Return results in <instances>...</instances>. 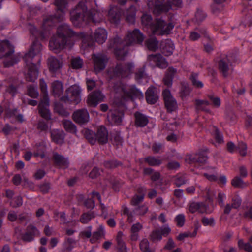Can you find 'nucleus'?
<instances>
[{"label": "nucleus", "instance_id": "29", "mask_svg": "<svg viewBox=\"0 0 252 252\" xmlns=\"http://www.w3.org/2000/svg\"><path fill=\"white\" fill-rule=\"evenodd\" d=\"M177 70L173 67H170L168 68L165 76L163 78V82L165 85L168 87L171 86L173 78Z\"/></svg>", "mask_w": 252, "mask_h": 252}, {"label": "nucleus", "instance_id": "51", "mask_svg": "<svg viewBox=\"0 0 252 252\" xmlns=\"http://www.w3.org/2000/svg\"><path fill=\"white\" fill-rule=\"evenodd\" d=\"M220 0H213V3L211 5V10L212 13L216 16H218L220 13Z\"/></svg>", "mask_w": 252, "mask_h": 252}, {"label": "nucleus", "instance_id": "13", "mask_svg": "<svg viewBox=\"0 0 252 252\" xmlns=\"http://www.w3.org/2000/svg\"><path fill=\"white\" fill-rule=\"evenodd\" d=\"M188 210L191 213L198 212L201 214H210L211 211L204 202H190L188 205Z\"/></svg>", "mask_w": 252, "mask_h": 252}, {"label": "nucleus", "instance_id": "41", "mask_svg": "<svg viewBox=\"0 0 252 252\" xmlns=\"http://www.w3.org/2000/svg\"><path fill=\"white\" fill-rule=\"evenodd\" d=\"M80 37L82 38V47L86 49L88 47H92L93 45V41L92 38L86 35L84 33L80 34Z\"/></svg>", "mask_w": 252, "mask_h": 252}, {"label": "nucleus", "instance_id": "55", "mask_svg": "<svg viewBox=\"0 0 252 252\" xmlns=\"http://www.w3.org/2000/svg\"><path fill=\"white\" fill-rule=\"evenodd\" d=\"M94 217V214L92 212L83 213L80 217V221L81 223L86 224Z\"/></svg>", "mask_w": 252, "mask_h": 252}, {"label": "nucleus", "instance_id": "40", "mask_svg": "<svg viewBox=\"0 0 252 252\" xmlns=\"http://www.w3.org/2000/svg\"><path fill=\"white\" fill-rule=\"evenodd\" d=\"M195 102L196 109L198 110L204 111L205 112L209 111V109L207 107L210 104L208 101L206 100L196 99Z\"/></svg>", "mask_w": 252, "mask_h": 252}, {"label": "nucleus", "instance_id": "27", "mask_svg": "<svg viewBox=\"0 0 252 252\" xmlns=\"http://www.w3.org/2000/svg\"><path fill=\"white\" fill-rule=\"evenodd\" d=\"M162 53L165 56H169L173 53L174 45L170 39H167L161 43Z\"/></svg>", "mask_w": 252, "mask_h": 252}, {"label": "nucleus", "instance_id": "39", "mask_svg": "<svg viewBox=\"0 0 252 252\" xmlns=\"http://www.w3.org/2000/svg\"><path fill=\"white\" fill-rule=\"evenodd\" d=\"M203 176L212 182L216 181L219 178L218 174L214 168H208L207 172L203 173Z\"/></svg>", "mask_w": 252, "mask_h": 252}, {"label": "nucleus", "instance_id": "14", "mask_svg": "<svg viewBox=\"0 0 252 252\" xmlns=\"http://www.w3.org/2000/svg\"><path fill=\"white\" fill-rule=\"evenodd\" d=\"M162 95L168 111L171 112L175 111L177 108V104L170 91L168 89L164 90L162 92Z\"/></svg>", "mask_w": 252, "mask_h": 252}, {"label": "nucleus", "instance_id": "50", "mask_svg": "<svg viewBox=\"0 0 252 252\" xmlns=\"http://www.w3.org/2000/svg\"><path fill=\"white\" fill-rule=\"evenodd\" d=\"M231 184L233 187L238 188H243L247 186V183L244 182L242 179L238 176L235 177L232 180Z\"/></svg>", "mask_w": 252, "mask_h": 252}, {"label": "nucleus", "instance_id": "4", "mask_svg": "<svg viewBox=\"0 0 252 252\" xmlns=\"http://www.w3.org/2000/svg\"><path fill=\"white\" fill-rule=\"evenodd\" d=\"M42 50V45L38 41L35 40L33 41L29 51L24 57L26 67L27 69L26 78L28 81L34 82L38 77V68L33 63V59L36 56L38 58L37 62L40 63L41 60L40 54Z\"/></svg>", "mask_w": 252, "mask_h": 252}, {"label": "nucleus", "instance_id": "58", "mask_svg": "<svg viewBox=\"0 0 252 252\" xmlns=\"http://www.w3.org/2000/svg\"><path fill=\"white\" fill-rule=\"evenodd\" d=\"M206 15L202 10L200 9H197L196 13L195 14L194 20L196 22L199 23L202 21L205 18Z\"/></svg>", "mask_w": 252, "mask_h": 252}, {"label": "nucleus", "instance_id": "7", "mask_svg": "<svg viewBox=\"0 0 252 252\" xmlns=\"http://www.w3.org/2000/svg\"><path fill=\"white\" fill-rule=\"evenodd\" d=\"M141 21L143 25L149 26L153 34L156 35L168 34L174 27V24L172 22L166 23L164 20L161 19H157L152 23V17L147 14H144L142 16Z\"/></svg>", "mask_w": 252, "mask_h": 252}, {"label": "nucleus", "instance_id": "60", "mask_svg": "<svg viewBox=\"0 0 252 252\" xmlns=\"http://www.w3.org/2000/svg\"><path fill=\"white\" fill-rule=\"evenodd\" d=\"M175 221L179 227H182L184 225L185 221V216L183 214H180L175 218Z\"/></svg>", "mask_w": 252, "mask_h": 252}, {"label": "nucleus", "instance_id": "12", "mask_svg": "<svg viewBox=\"0 0 252 252\" xmlns=\"http://www.w3.org/2000/svg\"><path fill=\"white\" fill-rule=\"evenodd\" d=\"M92 59L95 71L97 73L103 70L106 65L108 59L104 54L98 53L92 55Z\"/></svg>", "mask_w": 252, "mask_h": 252}, {"label": "nucleus", "instance_id": "9", "mask_svg": "<svg viewBox=\"0 0 252 252\" xmlns=\"http://www.w3.org/2000/svg\"><path fill=\"white\" fill-rule=\"evenodd\" d=\"M81 89L79 86H71L66 90V95L62 97L61 100L65 103L77 104L81 101Z\"/></svg>", "mask_w": 252, "mask_h": 252}, {"label": "nucleus", "instance_id": "49", "mask_svg": "<svg viewBox=\"0 0 252 252\" xmlns=\"http://www.w3.org/2000/svg\"><path fill=\"white\" fill-rule=\"evenodd\" d=\"M71 67L75 69H78L82 68L83 62L80 57H74L71 59Z\"/></svg>", "mask_w": 252, "mask_h": 252}, {"label": "nucleus", "instance_id": "30", "mask_svg": "<svg viewBox=\"0 0 252 252\" xmlns=\"http://www.w3.org/2000/svg\"><path fill=\"white\" fill-rule=\"evenodd\" d=\"M124 234L122 232L119 231L116 237L117 243V249L119 252H127V248L124 241Z\"/></svg>", "mask_w": 252, "mask_h": 252}, {"label": "nucleus", "instance_id": "25", "mask_svg": "<svg viewBox=\"0 0 252 252\" xmlns=\"http://www.w3.org/2000/svg\"><path fill=\"white\" fill-rule=\"evenodd\" d=\"M94 38L98 43L102 44L107 38V32L104 28H99L95 31Z\"/></svg>", "mask_w": 252, "mask_h": 252}, {"label": "nucleus", "instance_id": "31", "mask_svg": "<svg viewBox=\"0 0 252 252\" xmlns=\"http://www.w3.org/2000/svg\"><path fill=\"white\" fill-rule=\"evenodd\" d=\"M27 28L29 30L30 33L35 37V38H40L44 39L46 38L47 35L44 32H39L35 26L31 24L27 25Z\"/></svg>", "mask_w": 252, "mask_h": 252}, {"label": "nucleus", "instance_id": "44", "mask_svg": "<svg viewBox=\"0 0 252 252\" xmlns=\"http://www.w3.org/2000/svg\"><path fill=\"white\" fill-rule=\"evenodd\" d=\"M190 79L192 85L196 88L201 89L203 87L204 84L199 80L198 74L192 73L190 77Z\"/></svg>", "mask_w": 252, "mask_h": 252}, {"label": "nucleus", "instance_id": "63", "mask_svg": "<svg viewBox=\"0 0 252 252\" xmlns=\"http://www.w3.org/2000/svg\"><path fill=\"white\" fill-rule=\"evenodd\" d=\"M202 223L204 226H213L215 223V220L213 218H207L206 217H203L201 220Z\"/></svg>", "mask_w": 252, "mask_h": 252}, {"label": "nucleus", "instance_id": "28", "mask_svg": "<svg viewBox=\"0 0 252 252\" xmlns=\"http://www.w3.org/2000/svg\"><path fill=\"white\" fill-rule=\"evenodd\" d=\"M155 88L153 87H150L146 92V99L148 103L154 104L155 103L158 97L157 94L155 93Z\"/></svg>", "mask_w": 252, "mask_h": 252}, {"label": "nucleus", "instance_id": "3", "mask_svg": "<svg viewBox=\"0 0 252 252\" xmlns=\"http://www.w3.org/2000/svg\"><path fill=\"white\" fill-rule=\"evenodd\" d=\"M104 18L102 12L92 9L88 11L85 3L80 2L70 12V20L75 27H80L88 23H99Z\"/></svg>", "mask_w": 252, "mask_h": 252}, {"label": "nucleus", "instance_id": "61", "mask_svg": "<svg viewBox=\"0 0 252 252\" xmlns=\"http://www.w3.org/2000/svg\"><path fill=\"white\" fill-rule=\"evenodd\" d=\"M144 198V197L143 194H135L132 197L131 203L134 206L137 205L143 201Z\"/></svg>", "mask_w": 252, "mask_h": 252}, {"label": "nucleus", "instance_id": "15", "mask_svg": "<svg viewBox=\"0 0 252 252\" xmlns=\"http://www.w3.org/2000/svg\"><path fill=\"white\" fill-rule=\"evenodd\" d=\"M47 64L50 72L52 74H57L60 72L63 65V62L62 59L51 56L48 59Z\"/></svg>", "mask_w": 252, "mask_h": 252}, {"label": "nucleus", "instance_id": "8", "mask_svg": "<svg viewBox=\"0 0 252 252\" xmlns=\"http://www.w3.org/2000/svg\"><path fill=\"white\" fill-rule=\"evenodd\" d=\"M39 86L41 92L43 93V97L38 105L39 112L43 117L48 119L49 114V98L48 96L47 85L43 79L39 80Z\"/></svg>", "mask_w": 252, "mask_h": 252}, {"label": "nucleus", "instance_id": "16", "mask_svg": "<svg viewBox=\"0 0 252 252\" xmlns=\"http://www.w3.org/2000/svg\"><path fill=\"white\" fill-rule=\"evenodd\" d=\"M208 159L206 154L200 152L193 154L187 155L185 157V161L189 164L192 163H204Z\"/></svg>", "mask_w": 252, "mask_h": 252}, {"label": "nucleus", "instance_id": "19", "mask_svg": "<svg viewBox=\"0 0 252 252\" xmlns=\"http://www.w3.org/2000/svg\"><path fill=\"white\" fill-rule=\"evenodd\" d=\"M104 96L99 91H95L90 94L87 99V104L89 106L95 107L98 103L101 101Z\"/></svg>", "mask_w": 252, "mask_h": 252}, {"label": "nucleus", "instance_id": "64", "mask_svg": "<svg viewBox=\"0 0 252 252\" xmlns=\"http://www.w3.org/2000/svg\"><path fill=\"white\" fill-rule=\"evenodd\" d=\"M245 26L248 25H251L252 24V9L249 10L248 13L244 19L243 22Z\"/></svg>", "mask_w": 252, "mask_h": 252}, {"label": "nucleus", "instance_id": "43", "mask_svg": "<svg viewBox=\"0 0 252 252\" xmlns=\"http://www.w3.org/2000/svg\"><path fill=\"white\" fill-rule=\"evenodd\" d=\"M148 49L151 51H156L158 48V41L154 37H151L146 41Z\"/></svg>", "mask_w": 252, "mask_h": 252}, {"label": "nucleus", "instance_id": "24", "mask_svg": "<svg viewBox=\"0 0 252 252\" xmlns=\"http://www.w3.org/2000/svg\"><path fill=\"white\" fill-rule=\"evenodd\" d=\"M39 234V232L37 228L32 225H30L28 226L26 232L23 236V239L25 241L30 242L33 240L35 236H38Z\"/></svg>", "mask_w": 252, "mask_h": 252}, {"label": "nucleus", "instance_id": "45", "mask_svg": "<svg viewBox=\"0 0 252 252\" xmlns=\"http://www.w3.org/2000/svg\"><path fill=\"white\" fill-rule=\"evenodd\" d=\"M62 125L67 131L72 133L76 131V127L71 121L63 120L62 121Z\"/></svg>", "mask_w": 252, "mask_h": 252}, {"label": "nucleus", "instance_id": "2", "mask_svg": "<svg viewBox=\"0 0 252 252\" xmlns=\"http://www.w3.org/2000/svg\"><path fill=\"white\" fill-rule=\"evenodd\" d=\"M144 38V35L140 30L135 29L128 31L123 40L118 35L116 36L111 41L110 47L114 48L115 54L118 59L123 60L127 54L126 47L142 43Z\"/></svg>", "mask_w": 252, "mask_h": 252}, {"label": "nucleus", "instance_id": "32", "mask_svg": "<svg viewBox=\"0 0 252 252\" xmlns=\"http://www.w3.org/2000/svg\"><path fill=\"white\" fill-rule=\"evenodd\" d=\"M75 245L76 241L71 238H68L63 243L60 252H71Z\"/></svg>", "mask_w": 252, "mask_h": 252}, {"label": "nucleus", "instance_id": "26", "mask_svg": "<svg viewBox=\"0 0 252 252\" xmlns=\"http://www.w3.org/2000/svg\"><path fill=\"white\" fill-rule=\"evenodd\" d=\"M135 125L138 127H144L148 123L149 120L146 116L136 112L134 114Z\"/></svg>", "mask_w": 252, "mask_h": 252}, {"label": "nucleus", "instance_id": "18", "mask_svg": "<svg viewBox=\"0 0 252 252\" xmlns=\"http://www.w3.org/2000/svg\"><path fill=\"white\" fill-rule=\"evenodd\" d=\"M122 16V9L118 6L112 7L108 12V18L111 23L118 24Z\"/></svg>", "mask_w": 252, "mask_h": 252}, {"label": "nucleus", "instance_id": "34", "mask_svg": "<svg viewBox=\"0 0 252 252\" xmlns=\"http://www.w3.org/2000/svg\"><path fill=\"white\" fill-rule=\"evenodd\" d=\"M142 228V225L139 222H137L132 225L130 229L131 240L136 241L138 240L139 237L138 233Z\"/></svg>", "mask_w": 252, "mask_h": 252}, {"label": "nucleus", "instance_id": "62", "mask_svg": "<svg viewBox=\"0 0 252 252\" xmlns=\"http://www.w3.org/2000/svg\"><path fill=\"white\" fill-rule=\"evenodd\" d=\"M45 150V146L43 144H40L38 147L37 148L36 151L33 153L35 157H40L43 158L45 157L44 151Z\"/></svg>", "mask_w": 252, "mask_h": 252}, {"label": "nucleus", "instance_id": "56", "mask_svg": "<svg viewBox=\"0 0 252 252\" xmlns=\"http://www.w3.org/2000/svg\"><path fill=\"white\" fill-rule=\"evenodd\" d=\"M140 248L144 252H154L149 248V243L147 239H143L140 243Z\"/></svg>", "mask_w": 252, "mask_h": 252}, {"label": "nucleus", "instance_id": "54", "mask_svg": "<svg viewBox=\"0 0 252 252\" xmlns=\"http://www.w3.org/2000/svg\"><path fill=\"white\" fill-rule=\"evenodd\" d=\"M27 94L31 97L36 98L38 96V92L36 86L30 85L27 87Z\"/></svg>", "mask_w": 252, "mask_h": 252}, {"label": "nucleus", "instance_id": "48", "mask_svg": "<svg viewBox=\"0 0 252 252\" xmlns=\"http://www.w3.org/2000/svg\"><path fill=\"white\" fill-rule=\"evenodd\" d=\"M230 65V61L229 59L226 58L221 60V73H222L223 76L226 77L228 75Z\"/></svg>", "mask_w": 252, "mask_h": 252}, {"label": "nucleus", "instance_id": "52", "mask_svg": "<svg viewBox=\"0 0 252 252\" xmlns=\"http://www.w3.org/2000/svg\"><path fill=\"white\" fill-rule=\"evenodd\" d=\"M243 207L247 210L245 211V217L252 219V205L248 201L244 202Z\"/></svg>", "mask_w": 252, "mask_h": 252}, {"label": "nucleus", "instance_id": "6", "mask_svg": "<svg viewBox=\"0 0 252 252\" xmlns=\"http://www.w3.org/2000/svg\"><path fill=\"white\" fill-rule=\"evenodd\" d=\"M68 0H56L55 5L57 10L55 16L47 15L43 18L42 23L43 30L49 31L54 27L57 22L62 21L64 20V15L67 11V5Z\"/></svg>", "mask_w": 252, "mask_h": 252}, {"label": "nucleus", "instance_id": "46", "mask_svg": "<svg viewBox=\"0 0 252 252\" xmlns=\"http://www.w3.org/2000/svg\"><path fill=\"white\" fill-rule=\"evenodd\" d=\"M188 180L186 175L181 173L178 174L175 177L174 183L177 186L180 187L187 183Z\"/></svg>", "mask_w": 252, "mask_h": 252}, {"label": "nucleus", "instance_id": "10", "mask_svg": "<svg viewBox=\"0 0 252 252\" xmlns=\"http://www.w3.org/2000/svg\"><path fill=\"white\" fill-rule=\"evenodd\" d=\"M86 137L92 144H94L96 140L99 143L104 144L108 141V132L105 126H101L97 128V132L95 134V138L93 137L91 131H88V133L86 134Z\"/></svg>", "mask_w": 252, "mask_h": 252}, {"label": "nucleus", "instance_id": "11", "mask_svg": "<svg viewBox=\"0 0 252 252\" xmlns=\"http://www.w3.org/2000/svg\"><path fill=\"white\" fill-rule=\"evenodd\" d=\"M133 67L132 63L119 64L112 70H108V73L112 78L115 76L126 77L131 73Z\"/></svg>", "mask_w": 252, "mask_h": 252}, {"label": "nucleus", "instance_id": "53", "mask_svg": "<svg viewBox=\"0 0 252 252\" xmlns=\"http://www.w3.org/2000/svg\"><path fill=\"white\" fill-rule=\"evenodd\" d=\"M150 239L154 242H158L162 239V234L159 229L153 230L150 235Z\"/></svg>", "mask_w": 252, "mask_h": 252}, {"label": "nucleus", "instance_id": "57", "mask_svg": "<svg viewBox=\"0 0 252 252\" xmlns=\"http://www.w3.org/2000/svg\"><path fill=\"white\" fill-rule=\"evenodd\" d=\"M247 146L243 142H239L238 145L236 147V150L238 151L242 156H245L247 154Z\"/></svg>", "mask_w": 252, "mask_h": 252}, {"label": "nucleus", "instance_id": "33", "mask_svg": "<svg viewBox=\"0 0 252 252\" xmlns=\"http://www.w3.org/2000/svg\"><path fill=\"white\" fill-rule=\"evenodd\" d=\"M52 92L56 97H60L63 92V84L59 81H55L52 83Z\"/></svg>", "mask_w": 252, "mask_h": 252}, {"label": "nucleus", "instance_id": "42", "mask_svg": "<svg viewBox=\"0 0 252 252\" xmlns=\"http://www.w3.org/2000/svg\"><path fill=\"white\" fill-rule=\"evenodd\" d=\"M144 160L148 164L152 166H158L161 164L162 160L154 156H148L144 158Z\"/></svg>", "mask_w": 252, "mask_h": 252}, {"label": "nucleus", "instance_id": "21", "mask_svg": "<svg viewBox=\"0 0 252 252\" xmlns=\"http://www.w3.org/2000/svg\"><path fill=\"white\" fill-rule=\"evenodd\" d=\"M52 160L55 165L60 168L65 169L69 166V163L68 158L57 153H53Z\"/></svg>", "mask_w": 252, "mask_h": 252}, {"label": "nucleus", "instance_id": "17", "mask_svg": "<svg viewBox=\"0 0 252 252\" xmlns=\"http://www.w3.org/2000/svg\"><path fill=\"white\" fill-rule=\"evenodd\" d=\"M89 114L86 109H81L74 111L72 115L73 120L80 125L87 123L89 120Z\"/></svg>", "mask_w": 252, "mask_h": 252}, {"label": "nucleus", "instance_id": "38", "mask_svg": "<svg viewBox=\"0 0 252 252\" xmlns=\"http://www.w3.org/2000/svg\"><path fill=\"white\" fill-rule=\"evenodd\" d=\"M136 8L134 6H131L125 13L126 20L129 24H133L135 20Z\"/></svg>", "mask_w": 252, "mask_h": 252}, {"label": "nucleus", "instance_id": "5", "mask_svg": "<svg viewBox=\"0 0 252 252\" xmlns=\"http://www.w3.org/2000/svg\"><path fill=\"white\" fill-rule=\"evenodd\" d=\"M66 24H63L57 28V34L53 36L49 41V47L51 50L58 53L63 49L67 42V36L75 35Z\"/></svg>", "mask_w": 252, "mask_h": 252}, {"label": "nucleus", "instance_id": "22", "mask_svg": "<svg viewBox=\"0 0 252 252\" xmlns=\"http://www.w3.org/2000/svg\"><path fill=\"white\" fill-rule=\"evenodd\" d=\"M14 52L13 47L7 40L0 42V58L8 57Z\"/></svg>", "mask_w": 252, "mask_h": 252}, {"label": "nucleus", "instance_id": "23", "mask_svg": "<svg viewBox=\"0 0 252 252\" xmlns=\"http://www.w3.org/2000/svg\"><path fill=\"white\" fill-rule=\"evenodd\" d=\"M150 61H153L156 63L157 66L160 68H165L168 65V63L160 54H151L148 57Z\"/></svg>", "mask_w": 252, "mask_h": 252}, {"label": "nucleus", "instance_id": "59", "mask_svg": "<svg viewBox=\"0 0 252 252\" xmlns=\"http://www.w3.org/2000/svg\"><path fill=\"white\" fill-rule=\"evenodd\" d=\"M215 129V132L213 134L214 140L213 141V144L216 147H219L220 144V133L219 129L216 128V127H214Z\"/></svg>", "mask_w": 252, "mask_h": 252}, {"label": "nucleus", "instance_id": "35", "mask_svg": "<svg viewBox=\"0 0 252 252\" xmlns=\"http://www.w3.org/2000/svg\"><path fill=\"white\" fill-rule=\"evenodd\" d=\"M51 136L53 141L57 144H62L64 139V134L62 131L54 129L51 131Z\"/></svg>", "mask_w": 252, "mask_h": 252}, {"label": "nucleus", "instance_id": "36", "mask_svg": "<svg viewBox=\"0 0 252 252\" xmlns=\"http://www.w3.org/2000/svg\"><path fill=\"white\" fill-rule=\"evenodd\" d=\"M136 81L141 84H145L148 82V76L145 72L144 67L139 69L135 74Z\"/></svg>", "mask_w": 252, "mask_h": 252}, {"label": "nucleus", "instance_id": "47", "mask_svg": "<svg viewBox=\"0 0 252 252\" xmlns=\"http://www.w3.org/2000/svg\"><path fill=\"white\" fill-rule=\"evenodd\" d=\"M190 92L191 89L189 87L188 84L183 85L180 91V96L182 99H186V98L189 96Z\"/></svg>", "mask_w": 252, "mask_h": 252}, {"label": "nucleus", "instance_id": "1", "mask_svg": "<svg viewBox=\"0 0 252 252\" xmlns=\"http://www.w3.org/2000/svg\"><path fill=\"white\" fill-rule=\"evenodd\" d=\"M112 91L115 94V102L118 103V108L114 107L109 111L108 119L110 123L119 125L124 115V102L133 98L142 99L143 94L135 85H128L117 82L113 84Z\"/></svg>", "mask_w": 252, "mask_h": 252}, {"label": "nucleus", "instance_id": "20", "mask_svg": "<svg viewBox=\"0 0 252 252\" xmlns=\"http://www.w3.org/2000/svg\"><path fill=\"white\" fill-rule=\"evenodd\" d=\"M153 13L156 15H158L162 13L167 12L172 8V5L170 1L162 3L158 1H156L153 6Z\"/></svg>", "mask_w": 252, "mask_h": 252}, {"label": "nucleus", "instance_id": "37", "mask_svg": "<svg viewBox=\"0 0 252 252\" xmlns=\"http://www.w3.org/2000/svg\"><path fill=\"white\" fill-rule=\"evenodd\" d=\"M104 227L103 225H100L99 226L97 230L93 233L92 237L90 239V241L92 243H94L99 239L104 237Z\"/></svg>", "mask_w": 252, "mask_h": 252}]
</instances>
